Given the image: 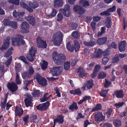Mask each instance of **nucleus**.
Here are the masks:
<instances>
[{
    "mask_svg": "<svg viewBox=\"0 0 127 127\" xmlns=\"http://www.w3.org/2000/svg\"><path fill=\"white\" fill-rule=\"evenodd\" d=\"M53 58L56 64H60L64 61L65 56L64 54H58L57 52H55L53 53Z\"/></svg>",
    "mask_w": 127,
    "mask_h": 127,
    "instance_id": "obj_1",
    "label": "nucleus"
},
{
    "mask_svg": "<svg viewBox=\"0 0 127 127\" xmlns=\"http://www.w3.org/2000/svg\"><path fill=\"white\" fill-rule=\"evenodd\" d=\"M63 37L62 34L60 32L54 34L53 38L54 43L56 45H60L62 43Z\"/></svg>",
    "mask_w": 127,
    "mask_h": 127,
    "instance_id": "obj_2",
    "label": "nucleus"
},
{
    "mask_svg": "<svg viewBox=\"0 0 127 127\" xmlns=\"http://www.w3.org/2000/svg\"><path fill=\"white\" fill-rule=\"evenodd\" d=\"M23 36L21 35H18L12 40V44L14 46H19L24 44V41L22 40Z\"/></svg>",
    "mask_w": 127,
    "mask_h": 127,
    "instance_id": "obj_3",
    "label": "nucleus"
},
{
    "mask_svg": "<svg viewBox=\"0 0 127 127\" xmlns=\"http://www.w3.org/2000/svg\"><path fill=\"white\" fill-rule=\"evenodd\" d=\"M7 87L10 91L12 93L15 91L18 88V86L14 82H8L7 83Z\"/></svg>",
    "mask_w": 127,
    "mask_h": 127,
    "instance_id": "obj_4",
    "label": "nucleus"
},
{
    "mask_svg": "<svg viewBox=\"0 0 127 127\" xmlns=\"http://www.w3.org/2000/svg\"><path fill=\"white\" fill-rule=\"evenodd\" d=\"M63 69V67L62 66L54 67L53 68L51 71L53 75L54 76L60 74Z\"/></svg>",
    "mask_w": 127,
    "mask_h": 127,
    "instance_id": "obj_5",
    "label": "nucleus"
},
{
    "mask_svg": "<svg viewBox=\"0 0 127 127\" xmlns=\"http://www.w3.org/2000/svg\"><path fill=\"white\" fill-rule=\"evenodd\" d=\"M73 10L74 11L80 15L84 14L85 11V10L83 7L77 5L74 6Z\"/></svg>",
    "mask_w": 127,
    "mask_h": 127,
    "instance_id": "obj_6",
    "label": "nucleus"
},
{
    "mask_svg": "<svg viewBox=\"0 0 127 127\" xmlns=\"http://www.w3.org/2000/svg\"><path fill=\"white\" fill-rule=\"evenodd\" d=\"M37 45L39 47L46 48L47 44L45 41H44L41 39L39 37H38L36 39Z\"/></svg>",
    "mask_w": 127,
    "mask_h": 127,
    "instance_id": "obj_7",
    "label": "nucleus"
},
{
    "mask_svg": "<svg viewBox=\"0 0 127 127\" xmlns=\"http://www.w3.org/2000/svg\"><path fill=\"white\" fill-rule=\"evenodd\" d=\"M116 8L115 6H113L112 8H109L106 11H104L101 12L100 14L101 15H105L107 16H109L111 14L110 13L113 12L115 11Z\"/></svg>",
    "mask_w": 127,
    "mask_h": 127,
    "instance_id": "obj_8",
    "label": "nucleus"
},
{
    "mask_svg": "<svg viewBox=\"0 0 127 127\" xmlns=\"http://www.w3.org/2000/svg\"><path fill=\"white\" fill-rule=\"evenodd\" d=\"M95 120L96 122H101L104 120L105 116L103 115L102 112H97L95 115Z\"/></svg>",
    "mask_w": 127,
    "mask_h": 127,
    "instance_id": "obj_9",
    "label": "nucleus"
},
{
    "mask_svg": "<svg viewBox=\"0 0 127 127\" xmlns=\"http://www.w3.org/2000/svg\"><path fill=\"white\" fill-rule=\"evenodd\" d=\"M71 13V10L69 5L68 4L65 5L63 9L64 15L67 17H69Z\"/></svg>",
    "mask_w": 127,
    "mask_h": 127,
    "instance_id": "obj_10",
    "label": "nucleus"
},
{
    "mask_svg": "<svg viewBox=\"0 0 127 127\" xmlns=\"http://www.w3.org/2000/svg\"><path fill=\"white\" fill-rule=\"evenodd\" d=\"M4 24L6 25H9L11 28L16 29L17 27V23L16 22L10 21L8 20H5Z\"/></svg>",
    "mask_w": 127,
    "mask_h": 127,
    "instance_id": "obj_11",
    "label": "nucleus"
},
{
    "mask_svg": "<svg viewBox=\"0 0 127 127\" xmlns=\"http://www.w3.org/2000/svg\"><path fill=\"white\" fill-rule=\"evenodd\" d=\"M90 36L91 39L90 41L88 42L85 41L84 43L86 46H93L96 44L95 40L93 37L92 34H91Z\"/></svg>",
    "mask_w": 127,
    "mask_h": 127,
    "instance_id": "obj_12",
    "label": "nucleus"
},
{
    "mask_svg": "<svg viewBox=\"0 0 127 127\" xmlns=\"http://www.w3.org/2000/svg\"><path fill=\"white\" fill-rule=\"evenodd\" d=\"M49 105V103L48 101L41 104L37 106V109L41 110H44L47 109Z\"/></svg>",
    "mask_w": 127,
    "mask_h": 127,
    "instance_id": "obj_13",
    "label": "nucleus"
},
{
    "mask_svg": "<svg viewBox=\"0 0 127 127\" xmlns=\"http://www.w3.org/2000/svg\"><path fill=\"white\" fill-rule=\"evenodd\" d=\"M32 97L29 95H27L26 98L24 100L26 106L28 107L29 106H32Z\"/></svg>",
    "mask_w": 127,
    "mask_h": 127,
    "instance_id": "obj_14",
    "label": "nucleus"
},
{
    "mask_svg": "<svg viewBox=\"0 0 127 127\" xmlns=\"http://www.w3.org/2000/svg\"><path fill=\"white\" fill-rule=\"evenodd\" d=\"M26 20L32 26L35 24V20L34 18L32 16H28L25 17Z\"/></svg>",
    "mask_w": 127,
    "mask_h": 127,
    "instance_id": "obj_15",
    "label": "nucleus"
},
{
    "mask_svg": "<svg viewBox=\"0 0 127 127\" xmlns=\"http://www.w3.org/2000/svg\"><path fill=\"white\" fill-rule=\"evenodd\" d=\"M29 25L26 22H23L21 24V29L24 32H28V29L29 28Z\"/></svg>",
    "mask_w": 127,
    "mask_h": 127,
    "instance_id": "obj_16",
    "label": "nucleus"
},
{
    "mask_svg": "<svg viewBox=\"0 0 127 127\" xmlns=\"http://www.w3.org/2000/svg\"><path fill=\"white\" fill-rule=\"evenodd\" d=\"M103 53L102 50L100 49H99L96 53H94L91 55V56L93 58H99L101 57Z\"/></svg>",
    "mask_w": 127,
    "mask_h": 127,
    "instance_id": "obj_17",
    "label": "nucleus"
},
{
    "mask_svg": "<svg viewBox=\"0 0 127 127\" xmlns=\"http://www.w3.org/2000/svg\"><path fill=\"white\" fill-rule=\"evenodd\" d=\"M9 38L7 37L6 40H4V44L2 47L0 48L1 50L2 51L3 49H6L8 47L9 44Z\"/></svg>",
    "mask_w": 127,
    "mask_h": 127,
    "instance_id": "obj_18",
    "label": "nucleus"
},
{
    "mask_svg": "<svg viewBox=\"0 0 127 127\" xmlns=\"http://www.w3.org/2000/svg\"><path fill=\"white\" fill-rule=\"evenodd\" d=\"M64 4L63 0H56L54 2V6L55 7H62Z\"/></svg>",
    "mask_w": 127,
    "mask_h": 127,
    "instance_id": "obj_19",
    "label": "nucleus"
},
{
    "mask_svg": "<svg viewBox=\"0 0 127 127\" xmlns=\"http://www.w3.org/2000/svg\"><path fill=\"white\" fill-rule=\"evenodd\" d=\"M25 14L23 12H17L16 10H14L13 12V15L15 18H18L19 17H21L23 16Z\"/></svg>",
    "mask_w": 127,
    "mask_h": 127,
    "instance_id": "obj_20",
    "label": "nucleus"
},
{
    "mask_svg": "<svg viewBox=\"0 0 127 127\" xmlns=\"http://www.w3.org/2000/svg\"><path fill=\"white\" fill-rule=\"evenodd\" d=\"M77 72L79 73V77H83L87 76V75L85 73V71L82 68H79L78 69Z\"/></svg>",
    "mask_w": 127,
    "mask_h": 127,
    "instance_id": "obj_21",
    "label": "nucleus"
},
{
    "mask_svg": "<svg viewBox=\"0 0 127 127\" xmlns=\"http://www.w3.org/2000/svg\"><path fill=\"white\" fill-rule=\"evenodd\" d=\"M64 121L63 117L62 115L59 116L56 118L54 120V125L56 122L58 123L59 124L62 123Z\"/></svg>",
    "mask_w": 127,
    "mask_h": 127,
    "instance_id": "obj_22",
    "label": "nucleus"
},
{
    "mask_svg": "<svg viewBox=\"0 0 127 127\" xmlns=\"http://www.w3.org/2000/svg\"><path fill=\"white\" fill-rule=\"evenodd\" d=\"M93 84L92 80H88L84 83L85 86L88 89H90L92 87Z\"/></svg>",
    "mask_w": 127,
    "mask_h": 127,
    "instance_id": "obj_23",
    "label": "nucleus"
},
{
    "mask_svg": "<svg viewBox=\"0 0 127 127\" xmlns=\"http://www.w3.org/2000/svg\"><path fill=\"white\" fill-rule=\"evenodd\" d=\"M107 39V38L105 37L100 38L97 40V42L98 45H102L105 43Z\"/></svg>",
    "mask_w": 127,
    "mask_h": 127,
    "instance_id": "obj_24",
    "label": "nucleus"
},
{
    "mask_svg": "<svg viewBox=\"0 0 127 127\" xmlns=\"http://www.w3.org/2000/svg\"><path fill=\"white\" fill-rule=\"evenodd\" d=\"M15 112V115L18 116H21L23 114V110L21 108L18 109L16 108Z\"/></svg>",
    "mask_w": 127,
    "mask_h": 127,
    "instance_id": "obj_25",
    "label": "nucleus"
},
{
    "mask_svg": "<svg viewBox=\"0 0 127 127\" xmlns=\"http://www.w3.org/2000/svg\"><path fill=\"white\" fill-rule=\"evenodd\" d=\"M32 81L31 80H24L23 81V85L24 87V89L25 90L27 91L28 89L27 88V86L31 84Z\"/></svg>",
    "mask_w": 127,
    "mask_h": 127,
    "instance_id": "obj_26",
    "label": "nucleus"
},
{
    "mask_svg": "<svg viewBox=\"0 0 127 127\" xmlns=\"http://www.w3.org/2000/svg\"><path fill=\"white\" fill-rule=\"evenodd\" d=\"M126 44L125 41H122L121 43V44L120 45V51H123L125 49V47L126 46Z\"/></svg>",
    "mask_w": 127,
    "mask_h": 127,
    "instance_id": "obj_27",
    "label": "nucleus"
},
{
    "mask_svg": "<svg viewBox=\"0 0 127 127\" xmlns=\"http://www.w3.org/2000/svg\"><path fill=\"white\" fill-rule=\"evenodd\" d=\"M78 108L76 103L74 102H73L72 104L69 107V109L72 111L76 110Z\"/></svg>",
    "mask_w": 127,
    "mask_h": 127,
    "instance_id": "obj_28",
    "label": "nucleus"
},
{
    "mask_svg": "<svg viewBox=\"0 0 127 127\" xmlns=\"http://www.w3.org/2000/svg\"><path fill=\"white\" fill-rule=\"evenodd\" d=\"M105 24L106 27L107 28H109L111 26L110 22L111 19L109 17L106 18L105 20Z\"/></svg>",
    "mask_w": 127,
    "mask_h": 127,
    "instance_id": "obj_29",
    "label": "nucleus"
},
{
    "mask_svg": "<svg viewBox=\"0 0 127 127\" xmlns=\"http://www.w3.org/2000/svg\"><path fill=\"white\" fill-rule=\"evenodd\" d=\"M28 4L33 9L35 8L38 6V4L36 2L32 3L29 1Z\"/></svg>",
    "mask_w": 127,
    "mask_h": 127,
    "instance_id": "obj_30",
    "label": "nucleus"
},
{
    "mask_svg": "<svg viewBox=\"0 0 127 127\" xmlns=\"http://www.w3.org/2000/svg\"><path fill=\"white\" fill-rule=\"evenodd\" d=\"M34 57L35 56L28 53L27 55L26 58L29 61L32 62L33 61Z\"/></svg>",
    "mask_w": 127,
    "mask_h": 127,
    "instance_id": "obj_31",
    "label": "nucleus"
},
{
    "mask_svg": "<svg viewBox=\"0 0 127 127\" xmlns=\"http://www.w3.org/2000/svg\"><path fill=\"white\" fill-rule=\"evenodd\" d=\"M13 51V49L12 48H11L8 50V51L5 53V56L6 57H8V58H9L11 56L12 53V52Z\"/></svg>",
    "mask_w": 127,
    "mask_h": 127,
    "instance_id": "obj_32",
    "label": "nucleus"
},
{
    "mask_svg": "<svg viewBox=\"0 0 127 127\" xmlns=\"http://www.w3.org/2000/svg\"><path fill=\"white\" fill-rule=\"evenodd\" d=\"M79 4H82L84 7H86L89 6V3L88 2L85 0H81L79 2Z\"/></svg>",
    "mask_w": 127,
    "mask_h": 127,
    "instance_id": "obj_33",
    "label": "nucleus"
},
{
    "mask_svg": "<svg viewBox=\"0 0 127 127\" xmlns=\"http://www.w3.org/2000/svg\"><path fill=\"white\" fill-rule=\"evenodd\" d=\"M40 64L43 70H44L47 68L48 63L46 61H43L41 62Z\"/></svg>",
    "mask_w": 127,
    "mask_h": 127,
    "instance_id": "obj_34",
    "label": "nucleus"
},
{
    "mask_svg": "<svg viewBox=\"0 0 127 127\" xmlns=\"http://www.w3.org/2000/svg\"><path fill=\"white\" fill-rule=\"evenodd\" d=\"M48 94L46 93L44 95L43 98L41 99V102L45 101L47 100L51 96V95H48Z\"/></svg>",
    "mask_w": 127,
    "mask_h": 127,
    "instance_id": "obj_35",
    "label": "nucleus"
},
{
    "mask_svg": "<svg viewBox=\"0 0 127 127\" xmlns=\"http://www.w3.org/2000/svg\"><path fill=\"white\" fill-rule=\"evenodd\" d=\"M74 44L75 51L76 52L78 51L80 47L78 42L76 40L75 41H74Z\"/></svg>",
    "mask_w": 127,
    "mask_h": 127,
    "instance_id": "obj_36",
    "label": "nucleus"
},
{
    "mask_svg": "<svg viewBox=\"0 0 127 127\" xmlns=\"http://www.w3.org/2000/svg\"><path fill=\"white\" fill-rule=\"evenodd\" d=\"M106 76V73L102 71L100 72L98 75V78L99 79H103L105 78Z\"/></svg>",
    "mask_w": 127,
    "mask_h": 127,
    "instance_id": "obj_37",
    "label": "nucleus"
},
{
    "mask_svg": "<svg viewBox=\"0 0 127 127\" xmlns=\"http://www.w3.org/2000/svg\"><path fill=\"white\" fill-rule=\"evenodd\" d=\"M36 52V48L33 47H32L31 49L29 51V53L32 54L33 55L35 56V54Z\"/></svg>",
    "mask_w": 127,
    "mask_h": 127,
    "instance_id": "obj_38",
    "label": "nucleus"
},
{
    "mask_svg": "<svg viewBox=\"0 0 127 127\" xmlns=\"http://www.w3.org/2000/svg\"><path fill=\"white\" fill-rule=\"evenodd\" d=\"M57 12L56 9H52L51 13L48 15V16L50 18H51L54 17L56 15Z\"/></svg>",
    "mask_w": 127,
    "mask_h": 127,
    "instance_id": "obj_39",
    "label": "nucleus"
},
{
    "mask_svg": "<svg viewBox=\"0 0 127 127\" xmlns=\"http://www.w3.org/2000/svg\"><path fill=\"white\" fill-rule=\"evenodd\" d=\"M70 67V63L69 62H67L64 63V69L66 70H68Z\"/></svg>",
    "mask_w": 127,
    "mask_h": 127,
    "instance_id": "obj_40",
    "label": "nucleus"
},
{
    "mask_svg": "<svg viewBox=\"0 0 127 127\" xmlns=\"http://www.w3.org/2000/svg\"><path fill=\"white\" fill-rule=\"evenodd\" d=\"M32 94L33 96L34 97H36L38 95L41 93L38 90L34 91H33Z\"/></svg>",
    "mask_w": 127,
    "mask_h": 127,
    "instance_id": "obj_41",
    "label": "nucleus"
},
{
    "mask_svg": "<svg viewBox=\"0 0 127 127\" xmlns=\"http://www.w3.org/2000/svg\"><path fill=\"white\" fill-rule=\"evenodd\" d=\"M30 75L28 72H24L22 74V76L23 79H28Z\"/></svg>",
    "mask_w": 127,
    "mask_h": 127,
    "instance_id": "obj_42",
    "label": "nucleus"
},
{
    "mask_svg": "<svg viewBox=\"0 0 127 127\" xmlns=\"http://www.w3.org/2000/svg\"><path fill=\"white\" fill-rule=\"evenodd\" d=\"M37 82L43 86H45L46 83V80H37Z\"/></svg>",
    "mask_w": 127,
    "mask_h": 127,
    "instance_id": "obj_43",
    "label": "nucleus"
},
{
    "mask_svg": "<svg viewBox=\"0 0 127 127\" xmlns=\"http://www.w3.org/2000/svg\"><path fill=\"white\" fill-rule=\"evenodd\" d=\"M107 93L108 91L106 90H105L101 91L99 94L101 96L103 97H105L106 96Z\"/></svg>",
    "mask_w": 127,
    "mask_h": 127,
    "instance_id": "obj_44",
    "label": "nucleus"
},
{
    "mask_svg": "<svg viewBox=\"0 0 127 127\" xmlns=\"http://www.w3.org/2000/svg\"><path fill=\"white\" fill-rule=\"evenodd\" d=\"M94 63L92 62L88 64L87 66V69L89 71L92 70V68L94 66Z\"/></svg>",
    "mask_w": 127,
    "mask_h": 127,
    "instance_id": "obj_45",
    "label": "nucleus"
},
{
    "mask_svg": "<svg viewBox=\"0 0 127 127\" xmlns=\"http://www.w3.org/2000/svg\"><path fill=\"white\" fill-rule=\"evenodd\" d=\"M66 47L68 50L71 52L73 51L74 49L71 46L70 43L69 42L67 43V44Z\"/></svg>",
    "mask_w": 127,
    "mask_h": 127,
    "instance_id": "obj_46",
    "label": "nucleus"
},
{
    "mask_svg": "<svg viewBox=\"0 0 127 127\" xmlns=\"http://www.w3.org/2000/svg\"><path fill=\"white\" fill-rule=\"evenodd\" d=\"M101 108V106L100 104H97L96 106L93 108L92 110V112H93L97 110L100 109Z\"/></svg>",
    "mask_w": 127,
    "mask_h": 127,
    "instance_id": "obj_47",
    "label": "nucleus"
},
{
    "mask_svg": "<svg viewBox=\"0 0 127 127\" xmlns=\"http://www.w3.org/2000/svg\"><path fill=\"white\" fill-rule=\"evenodd\" d=\"M72 35L75 38H78L80 36L79 33L77 31L73 32L72 33Z\"/></svg>",
    "mask_w": 127,
    "mask_h": 127,
    "instance_id": "obj_48",
    "label": "nucleus"
},
{
    "mask_svg": "<svg viewBox=\"0 0 127 127\" xmlns=\"http://www.w3.org/2000/svg\"><path fill=\"white\" fill-rule=\"evenodd\" d=\"M101 30V31L99 32L97 34V36L98 37L101 36L104 33L105 31L104 27H102Z\"/></svg>",
    "mask_w": 127,
    "mask_h": 127,
    "instance_id": "obj_49",
    "label": "nucleus"
},
{
    "mask_svg": "<svg viewBox=\"0 0 127 127\" xmlns=\"http://www.w3.org/2000/svg\"><path fill=\"white\" fill-rule=\"evenodd\" d=\"M8 2L16 5H18L19 3V0H9Z\"/></svg>",
    "mask_w": 127,
    "mask_h": 127,
    "instance_id": "obj_50",
    "label": "nucleus"
},
{
    "mask_svg": "<svg viewBox=\"0 0 127 127\" xmlns=\"http://www.w3.org/2000/svg\"><path fill=\"white\" fill-rule=\"evenodd\" d=\"M109 60L108 58L105 57L104 58L102 59V63L103 64L105 65L108 62Z\"/></svg>",
    "mask_w": 127,
    "mask_h": 127,
    "instance_id": "obj_51",
    "label": "nucleus"
},
{
    "mask_svg": "<svg viewBox=\"0 0 127 127\" xmlns=\"http://www.w3.org/2000/svg\"><path fill=\"white\" fill-rule=\"evenodd\" d=\"M111 84V82L109 80H105V83L104 84V86L106 88L109 87Z\"/></svg>",
    "mask_w": 127,
    "mask_h": 127,
    "instance_id": "obj_52",
    "label": "nucleus"
},
{
    "mask_svg": "<svg viewBox=\"0 0 127 127\" xmlns=\"http://www.w3.org/2000/svg\"><path fill=\"white\" fill-rule=\"evenodd\" d=\"M63 18V16L61 13H59L57 16V20L58 21L62 20Z\"/></svg>",
    "mask_w": 127,
    "mask_h": 127,
    "instance_id": "obj_53",
    "label": "nucleus"
},
{
    "mask_svg": "<svg viewBox=\"0 0 127 127\" xmlns=\"http://www.w3.org/2000/svg\"><path fill=\"white\" fill-rule=\"evenodd\" d=\"M34 78L36 79H44V78L39 74H37L35 75Z\"/></svg>",
    "mask_w": 127,
    "mask_h": 127,
    "instance_id": "obj_54",
    "label": "nucleus"
},
{
    "mask_svg": "<svg viewBox=\"0 0 127 127\" xmlns=\"http://www.w3.org/2000/svg\"><path fill=\"white\" fill-rule=\"evenodd\" d=\"M101 67L100 66L99 64H97L95 66L94 68V70L98 72L101 69Z\"/></svg>",
    "mask_w": 127,
    "mask_h": 127,
    "instance_id": "obj_55",
    "label": "nucleus"
},
{
    "mask_svg": "<svg viewBox=\"0 0 127 127\" xmlns=\"http://www.w3.org/2000/svg\"><path fill=\"white\" fill-rule=\"evenodd\" d=\"M79 92V94H80V90L79 89H75L74 90H70L69 91L70 93L71 94H73L74 95H76V92L77 91Z\"/></svg>",
    "mask_w": 127,
    "mask_h": 127,
    "instance_id": "obj_56",
    "label": "nucleus"
},
{
    "mask_svg": "<svg viewBox=\"0 0 127 127\" xmlns=\"http://www.w3.org/2000/svg\"><path fill=\"white\" fill-rule=\"evenodd\" d=\"M21 6L24 8L26 9L28 7V5L23 1H21L20 3Z\"/></svg>",
    "mask_w": 127,
    "mask_h": 127,
    "instance_id": "obj_57",
    "label": "nucleus"
},
{
    "mask_svg": "<svg viewBox=\"0 0 127 127\" xmlns=\"http://www.w3.org/2000/svg\"><path fill=\"white\" fill-rule=\"evenodd\" d=\"M29 117L28 115H26L23 118V120L25 124L28 122V120Z\"/></svg>",
    "mask_w": 127,
    "mask_h": 127,
    "instance_id": "obj_58",
    "label": "nucleus"
},
{
    "mask_svg": "<svg viewBox=\"0 0 127 127\" xmlns=\"http://www.w3.org/2000/svg\"><path fill=\"white\" fill-rule=\"evenodd\" d=\"M19 59L25 63H27V62L26 61V60L25 57L24 56H20L19 57Z\"/></svg>",
    "mask_w": 127,
    "mask_h": 127,
    "instance_id": "obj_59",
    "label": "nucleus"
},
{
    "mask_svg": "<svg viewBox=\"0 0 127 127\" xmlns=\"http://www.w3.org/2000/svg\"><path fill=\"white\" fill-rule=\"evenodd\" d=\"M113 96L114 97H115L117 98L119 97V91H116L114 92V93L113 94Z\"/></svg>",
    "mask_w": 127,
    "mask_h": 127,
    "instance_id": "obj_60",
    "label": "nucleus"
},
{
    "mask_svg": "<svg viewBox=\"0 0 127 127\" xmlns=\"http://www.w3.org/2000/svg\"><path fill=\"white\" fill-rule=\"evenodd\" d=\"M97 72L94 70L93 72L91 74V77L92 78H94L97 75Z\"/></svg>",
    "mask_w": 127,
    "mask_h": 127,
    "instance_id": "obj_61",
    "label": "nucleus"
},
{
    "mask_svg": "<svg viewBox=\"0 0 127 127\" xmlns=\"http://www.w3.org/2000/svg\"><path fill=\"white\" fill-rule=\"evenodd\" d=\"M5 63V64L7 66L9 65L10 64L11 61L12 60V58L11 57H10L9 58Z\"/></svg>",
    "mask_w": 127,
    "mask_h": 127,
    "instance_id": "obj_62",
    "label": "nucleus"
},
{
    "mask_svg": "<svg viewBox=\"0 0 127 127\" xmlns=\"http://www.w3.org/2000/svg\"><path fill=\"white\" fill-rule=\"evenodd\" d=\"M119 121V120H116L114 122V124L115 127H118Z\"/></svg>",
    "mask_w": 127,
    "mask_h": 127,
    "instance_id": "obj_63",
    "label": "nucleus"
},
{
    "mask_svg": "<svg viewBox=\"0 0 127 127\" xmlns=\"http://www.w3.org/2000/svg\"><path fill=\"white\" fill-rule=\"evenodd\" d=\"M91 98V96H85L83 97V99L84 101H85L87 100H89Z\"/></svg>",
    "mask_w": 127,
    "mask_h": 127,
    "instance_id": "obj_64",
    "label": "nucleus"
}]
</instances>
